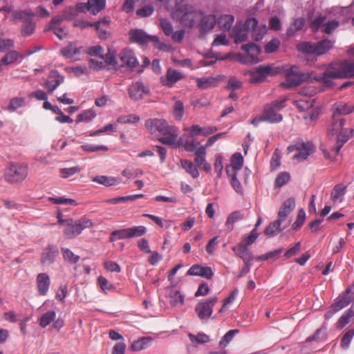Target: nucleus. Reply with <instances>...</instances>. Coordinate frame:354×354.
<instances>
[{"instance_id": "nucleus-1", "label": "nucleus", "mask_w": 354, "mask_h": 354, "mask_svg": "<svg viewBox=\"0 0 354 354\" xmlns=\"http://www.w3.org/2000/svg\"><path fill=\"white\" fill-rule=\"evenodd\" d=\"M145 126L151 133L159 132L164 136H169L159 138L158 141L161 143L171 146L175 145L176 139L178 136V129L174 126L169 125L166 120L157 118L148 119L145 121Z\"/></svg>"}, {"instance_id": "nucleus-2", "label": "nucleus", "mask_w": 354, "mask_h": 354, "mask_svg": "<svg viewBox=\"0 0 354 354\" xmlns=\"http://www.w3.org/2000/svg\"><path fill=\"white\" fill-rule=\"evenodd\" d=\"M173 15L174 17L179 21L183 28L192 29L198 17L203 15V12L192 5L183 4L179 6Z\"/></svg>"}, {"instance_id": "nucleus-3", "label": "nucleus", "mask_w": 354, "mask_h": 354, "mask_svg": "<svg viewBox=\"0 0 354 354\" xmlns=\"http://www.w3.org/2000/svg\"><path fill=\"white\" fill-rule=\"evenodd\" d=\"M312 72H302L299 67L293 65L286 70V82L281 86L286 88H296L304 82L311 80Z\"/></svg>"}, {"instance_id": "nucleus-4", "label": "nucleus", "mask_w": 354, "mask_h": 354, "mask_svg": "<svg viewBox=\"0 0 354 354\" xmlns=\"http://www.w3.org/2000/svg\"><path fill=\"white\" fill-rule=\"evenodd\" d=\"M280 71L279 67H274L272 64L259 65L248 72L250 76L249 82L253 84L265 82L268 77L276 75Z\"/></svg>"}, {"instance_id": "nucleus-5", "label": "nucleus", "mask_w": 354, "mask_h": 354, "mask_svg": "<svg viewBox=\"0 0 354 354\" xmlns=\"http://www.w3.org/2000/svg\"><path fill=\"white\" fill-rule=\"evenodd\" d=\"M287 98L274 100L264 106L262 114L265 122L269 123H278L282 121L283 116L279 111L285 107Z\"/></svg>"}, {"instance_id": "nucleus-6", "label": "nucleus", "mask_w": 354, "mask_h": 354, "mask_svg": "<svg viewBox=\"0 0 354 354\" xmlns=\"http://www.w3.org/2000/svg\"><path fill=\"white\" fill-rule=\"evenodd\" d=\"M65 226L64 236L71 239L79 235L84 229L92 227L93 222L86 218H82L77 221L68 218Z\"/></svg>"}, {"instance_id": "nucleus-7", "label": "nucleus", "mask_w": 354, "mask_h": 354, "mask_svg": "<svg viewBox=\"0 0 354 354\" xmlns=\"http://www.w3.org/2000/svg\"><path fill=\"white\" fill-rule=\"evenodd\" d=\"M288 153L297 151L294 155L293 159L298 161L306 160L308 156L313 153L314 147L311 142H304L301 140L296 141L293 145H290L287 148Z\"/></svg>"}, {"instance_id": "nucleus-8", "label": "nucleus", "mask_w": 354, "mask_h": 354, "mask_svg": "<svg viewBox=\"0 0 354 354\" xmlns=\"http://www.w3.org/2000/svg\"><path fill=\"white\" fill-rule=\"evenodd\" d=\"M35 15V12L31 10H21L14 12V17L19 19L24 22L21 30L22 36L27 37L34 33L35 24L32 21V19Z\"/></svg>"}, {"instance_id": "nucleus-9", "label": "nucleus", "mask_w": 354, "mask_h": 354, "mask_svg": "<svg viewBox=\"0 0 354 354\" xmlns=\"http://www.w3.org/2000/svg\"><path fill=\"white\" fill-rule=\"evenodd\" d=\"M28 175V169L25 166L10 165L5 172L6 180L11 183L22 181Z\"/></svg>"}, {"instance_id": "nucleus-10", "label": "nucleus", "mask_w": 354, "mask_h": 354, "mask_svg": "<svg viewBox=\"0 0 354 354\" xmlns=\"http://www.w3.org/2000/svg\"><path fill=\"white\" fill-rule=\"evenodd\" d=\"M217 300L216 297H212L207 299L201 301L196 304L195 311L201 320H207L212 316L213 307L217 302Z\"/></svg>"}, {"instance_id": "nucleus-11", "label": "nucleus", "mask_w": 354, "mask_h": 354, "mask_svg": "<svg viewBox=\"0 0 354 354\" xmlns=\"http://www.w3.org/2000/svg\"><path fill=\"white\" fill-rule=\"evenodd\" d=\"M130 99L134 102L142 100L150 95L149 87L142 81H137L130 84L127 88Z\"/></svg>"}, {"instance_id": "nucleus-12", "label": "nucleus", "mask_w": 354, "mask_h": 354, "mask_svg": "<svg viewBox=\"0 0 354 354\" xmlns=\"http://www.w3.org/2000/svg\"><path fill=\"white\" fill-rule=\"evenodd\" d=\"M336 73L332 76L338 78H353L354 77V62L345 60L340 63L332 64Z\"/></svg>"}, {"instance_id": "nucleus-13", "label": "nucleus", "mask_w": 354, "mask_h": 354, "mask_svg": "<svg viewBox=\"0 0 354 354\" xmlns=\"http://www.w3.org/2000/svg\"><path fill=\"white\" fill-rule=\"evenodd\" d=\"M106 6V0H88L87 3H78L74 8L77 13L84 12L86 10L95 15Z\"/></svg>"}, {"instance_id": "nucleus-14", "label": "nucleus", "mask_w": 354, "mask_h": 354, "mask_svg": "<svg viewBox=\"0 0 354 354\" xmlns=\"http://www.w3.org/2000/svg\"><path fill=\"white\" fill-rule=\"evenodd\" d=\"M129 35L131 42L140 45L147 44L149 41L158 42L157 36L149 35L142 29H131Z\"/></svg>"}, {"instance_id": "nucleus-15", "label": "nucleus", "mask_w": 354, "mask_h": 354, "mask_svg": "<svg viewBox=\"0 0 354 354\" xmlns=\"http://www.w3.org/2000/svg\"><path fill=\"white\" fill-rule=\"evenodd\" d=\"M354 300V281L348 286L344 292L340 294L335 303L332 304L333 308H336L339 311L346 307Z\"/></svg>"}, {"instance_id": "nucleus-16", "label": "nucleus", "mask_w": 354, "mask_h": 354, "mask_svg": "<svg viewBox=\"0 0 354 354\" xmlns=\"http://www.w3.org/2000/svg\"><path fill=\"white\" fill-rule=\"evenodd\" d=\"M118 57L122 63V66H127L131 71H133L139 66L135 53L133 50L126 48L122 49L118 55Z\"/></svg>"}, {"instance_id": "nucleus-17", "label": "nucleus", "mask_w": 354, "mask_h": 354, "mask_svg": "<svg viewBox=\"0 0 354 354\" xmlns=\"http://www.w3.org/2000/svg\"><path fill=\"white\" fill-rule=\"evenodd\" d=\"M64 81V77L58 71L53 69L49 72L48 80L45 82L44 86L48 93L51 94Z\"/></svg>"}, {"instance_id": "nucleus-18", "label": "nucleus", "mask_w": 354, "mask_h": 354, "mask_svg": "<svg viewBox=\"0 0 354 354\" xmlns=\"http://www.w3.org/2000/svg\"><path fill=\"white\" fill-rule=\"evenodd\" d=\"M241 49L247 53L245 62L253 64L259 62V55L261 53V48L258 45L254 43L243 44Z\"/></svg>"}, {"instance_id": "nucleus-19", "label": "nucleus", "mask_w": 354, "mask_h": 354, "mask_svg": "<svg viewBox=\"0 0 354 354\" xmlns=\"http://www.w3.org/2000/svg\"><path fill=\"white\" fill-rule=\"evenodd\" d=\"M185 77L183 73L172 68H169L165 77H160V82L162 85L168 87L173 86L177 82Z\"/></svg>"}, {"instance_id": "nucleus-20", "label": "nucleus", "mask_w": 354, "mask_h": 354, "mask_svg": "<svg viewBox=\"0 0 354 354\" xmlns=\"http://www.w3.org/2000/svg\"><path fill=\"white\" fill-rule=\"evenodd\" d=\"M187 274L199 276L207 279H211L213 277L214 272L212 269L209 266H202L199 264H194L188 270Z\"/></svg>"}, {"instance_id": "nucleus-21", "label": "nucleus", "mask_w": 354, "mask_h": 354, "mask_svg": "<svg viewBox=\"0 0 354 354\" xmlns=\"http://www.w3.org/2000/svg\"><path fill=\"white\" fill-rule=\"evenodd\" d=\"M59 254V250L57 246L54 245H48L46 247L41 254V263L43 265H50Z\"/></svg>"}, {"instance_id": "nucleus-22", "label": "nucleus", "mask_w": 354, "mask_h": 354, "mask_svg": "<svg viewBox=\"0 0 354 354\" xmlns=\"http://www.w3.org/2000/svg\"><path fill=\"white\" fill-rule=\"evenodd\" d=\"M217 130L216 127H201L198 124H193L190 128L186 129L192 138L198 136H207L215 133Z\"/></svg>"}, {"instance_id": "nucleus-23", "label": "nucleus", "mask_w": 354, "mask_h": 354, "mask_svg": "<svg viewBox=\"0 0 354 354\" xmlns=\"http://www.w3.org/2000/svg\"><path fill=\"white\" fill-rule=\"evenodd\" d=\"M295 207V201L293 198H289L286 200L279 209L277 219L281 222L284 221L288 216L294 210Z\"/></svg>"}, {"instance_id": "nucleus-24", "label": "nucleus", "mask_w": 354, "mask_h": 354, "mask_svg": "<svg viewBox=\"0 0 354 354\" xmlns=\"http://www.w3.org/2000/svg\"><path fill=\"white\" fill-rule=\"evenodd\" d=\"M215 15H204L199 24V31L201 34L205 35L207 32L212 30L216 23Z\"/></svg>"}, {"instance_id": "nucleus-25", "label": "nucleus", "mask_w": 354, "mask_h": 354, "mask_svg": "<svg viewBox=\"0 0 354 354\" xmlns=\"http://www.w3.org/2000/svg\"><path fill=\"white\" fill-rule=\"evenodd\" d=\"M37 288L39 295L44 296L47 294L50 284V277L46 273H39L36 279Z\"/></svg>"}, {"instance_id": "nucleus-26", "label": "nucleus", "mask_w": 354, "mask_h": 354, "mask_svg": "<svg viewBox=\"0 0 354 354\" xmlns=\"http://www.w3.org/2000/svg\"><path fill=\"white\" fill-rule=\"evenodd\" d=\"M232 250L234 252L236 255L243 260L245 264L251 263L252 261V254L250 251L248 247L245 245V243H239L232 248Z\"/></svg>"}, {"instance_id": "nucleus-27", "label": "nucleus", "mask_w": 354, "mask_h": 354, "mask_svg": "<svg viewBox=\"0 0 354 354\" xmlns=\"http://www.w3.org/2000/svg\"><path fill=\"white\" fill-rule=\"evenodd\" d=\"M352 129H344L337 134L336 145L332 148V151H335V155L339 153L344 143L352 136Z\"/></svg>"}, {"instance_id": "nucleus-28", "label": "nucleus", "mask_w": 354, "mask_h": 354, "mask_svg": "<svg viewBox=\"0 0 354 354\" xmlns=\"http://www.w3.org/2000/svg\"><path fill=\"white\" fill-rule=\"evenodd\" d=\"M336 73L334 69V66L332 64H329L328 68L321 75L317 77H314L311 79L310 82L313 80L317 82H321L326 86H330L332 83V79H337V77L332 76L333 73Z\"/></svg>"}, {"instance_id": "nucleus-29", "label": "nucleus", "mask_w": 354, "mask_h": 354, "mask_svg": "<svg viewBox=\"0 0 354 354\" xmlns=\"http://www.w3.org/2000/svg\"><path fill=\"white\" fill-rule=\"evenodd\" d=\"M306 20L303 17L294 18L290 26L286 30L288 37H293L297 32L303 29L305 26Z\"/></svg>"}, {"instance_id": "nucleus-30", "label": "nucleus", "mask_w": 354, "mask_h": 354, "mask_svg": "<svg viewBox=\"0 0 354 354\" xmlns=\"http://www.w3.org/2000/svg\"><path fill=\"white\" fill-rule=\"evenodd\" d=\"M345 119L342 117H337L335 115H333L331 124L328 128V131L329 133L332 135L338 134L340 131H343L344 129L343 128L345 124Z\"/></svg>"}, {"instance_id": "nucleus-31", "label": "nucleus", "mask_w": 354, "mask_h": 354, "mask_svg": "<svg viewBox=\"0 0 354 354\" xmlns=\"http://www.w3.org/2000/svg\"><path fill=\"white\" fill-rule=\"evenodd\" d=\"M354 111V106H349L344 102H337L333 106V115L341 117L342 115H346Z\"/></svg>"}, {"instance_id": "nucleus-32", "label": "nucleus", "mask_w": 354, "mask_h": 354, "mask_svg": "<svg viewBox=\"0 0 354 354\" xmlns=\"http://www.w3.org/2000/svg\"><path fill=\"white\" fill-rule=\"evenodd\" d=\"M334 45V42L328 39H324L315 43L316 56H320L329 51Z\"/></svg>"}, {"instance_id": "nucleus-33", "label": "nucleus", "mask_w": 354, "mask_h": 354, "mask_svg": "<svg viewBox=\"0 0 354 354\" xmlns=\"http://www.w3.org/2000/svg\"><path fill=\"white\" fill-rule=\"evenodd\" d=\"M248 32L239 24L234 26L232 32V37H234L236 44H239L247 40L248 37Z\"/></svg>"}, {"instance_id": "nucleus-34", "label": "nucleus", "mask_w": 354, "mask_h": 354, "mask_svg": "<svg viewBox=\"0 0 354 354\" xmlns=\"http://www.w3.org/2000/svg\"><path fill=\"white\" fill-rule=\"evenodd\" d=\"M151 337H144L134 341L131 345V349L133 351H140L148 348L152 342Z\"/></svg>"}, {"instance_id": "nucleus-35", "label": "nucleus", "mask_w": 354, "mask_h": 354, "mask_svg": "<svg viewBox=\"0 0 354 354\" xmlns=\"http://www.w3.org/2000/svg\"><path fill=\"white\" fill-rule=\"evenodd\" d=\"M197 86L199 88L207 89L211 87L217 86L218 82V77H207L196 79Z\"/></svg>"}, {"instance_id": "nucleus-36", "label": "nucleus", "mask_w": 354, "mask_h": 354, "mask_svg": "<svg viewBox=\"0 0 354 354\" xmlns=\"http://www.w3.org/2000/svg\"><path fill=\"white\" fill-rule=\"evenodd\" d=\"M296 49L303 54L313 55L316 56L315 43L303 41L297 45Z\"/></svg>"}, {"instance_id": "nucleus-37", "label": "nucleus", "mask_w": 354, "mask_h": 354, "mask_svg": "<svg viewBox=\"0 0 354 354\" xmlns=\"http://www.w3.org/2000/svg\"><path fill=\"white\" fill-rule=\"evenodd\" d=\"M234 17L232 15H225L223 16H221L217 19V23L218 24V26L221 29L223 30L229 31L234 23Z\"/></svg>"}, {"instance_id": "nucleus-38", "label": "nucleus", "mask_w": 354, "mask_h": 354, "mask_svg": "<svg viewBox=\"0 0 354 354\" xmlns=\"http://www.w3.org/2000/svg\"><path fill=\"white\" fill-rule=\"evenodd\" d=\"M82 50H84L83 47H75L72 43H70L61 50V53L67 58L73 59L74 57L80 54Z\"/></svg>"}, {"instance_id": "nucleus-39", "label": "nucleus", "mask_w": 354, "mask_h": 354, "mask_svg": "<svg viewBox=\"0 0 354 354\" xmlns=\"http://www.w3.org/2000/svg\"><path fill=\"white\" fill-rule=\"evenodd\" d=\"M281 223L279 220L270 223L264 230V234L268 236H274L281 232L285 227L281 228Z\"/></svg>"}, {"instance_id": "nucleus-40", "label": "nucleus", "mask_w": 354, "mask_h": 354, "mask_svg": "<svg viewBox=\"0 0 354 354\" xmlns=\"http://www.w3.org/2000/svg\"><path fill=\"white\" fill-rule=\"evenodd\" d=\"M93 181L106 187L116 185L120 183L116 178L106 176H96L93 178Z\"/></svg>"}, {"instance_id": "nucleus-41", "label": "nucleus", "mask_w": 354, "mask_h": 354, "mask_svg": "<svg viewBox=\"0 0 354 354\" xmlns=\"http://www.w3.org/2000/svg\"><path fill=\"white\" fill-rule=\"evenodd\" d=\"M169 303L172 306H180L184 303V295L180 291L171 288L169 294Z\"/></svg>"}, {"instance_id": "nucleus-42", "label": "nucleus", "mask_w": 354, "mask_h": 354, "mask_svg": "<svg viewBox=\"0 0 354 354\" xmlns=\"http://www.w3.org/2000/svg\"><path fill=\"white\" fill-rule=\"evenodd\" d=\"M181 167L188 173L189 174L192 178H196L199 176V171L197 169L196 167L189 160H180Z\"/></svg>"}, {"instance_id": "nucleus-43", "label": "nucleus", "mask_w": 354, "mask_h": 354, "mask_svg": "<svg viewBox=\"0 0 354 354\" xmlns=\"http://www.w3.org/2000/svg\"><path fill=\"white\" fill-rule=\"evenodd\" d=\"M353 317H354V310L351 307L339 317L337 322V327L341 329L343 328L349 323L351 318Z\"/></svg>"}, {"instance_id": "nucleus-44", "label": "nucleus", "mask_w": 354, "mask_h": 354, "mask_svg": "<svg viewBox=\"0 0 354 354\" xmlns=\"http://www.w3.org/2000/svg\"><path fill=\"white\" fill-rule=\"evenodd\" d=\"M56 317V313L54 310H49L41 315L39 320V326L42 328L46 327L50 322H53Z\"/></svg>"}, {"instance_id": "nucleus-45", "label": "nucleus", "mask_w": 354, "mask_h": 354, "mask_svg": "<svg viewBox=\"0 0 354 354\" xmlns=\"http://www.w3.org/2000/svg\"><path fill=\"white\" fill-rule=\"evenodd\" d=\"M243 218L241 212L235 211L231 213L225 222V227L229 231L234 229V224Z\"/></svg>"}, {"instance_id": "nucleus-46", "label": "nucleus", "mask_w": 354, "mask_h": 354, "mask_svg": "<svg viewBox=\"0 0 354 354\" xmlns=\"http://www.w3.org/2000/svg\"><path fill=\"white\" fill-rule=\"evenodd\" d=\"M96 117V113L93 109H87L83 111L77 115L76 122H88Z\"/></svg>"}, {"instance_id": "nucleus-47", "label": "nucleus", "mask_w": 354, "mask_h": 354, "mask_svg": "<svg viewBox=\"0 0 354 354\" xmlns=\"http://www.w3.org/2000/svg\"><path fill=\"white\" fill-rule=\"evenodd\" d=\"M129 239L128 228H124L118 230H114L111 233L109 237L110 242H114L116 239Z\"/></svg>"}, {"instance_id": "nucleus-48", "label": "nucleus", "mask_w": 354, "mask_h": 354, "mask_svg": "<svg viewBox=\"0 0 354 354\" xmlns=\"http://www.w3.org/2000/svg\"><path fill=\"white\" fill-rule=\"evenodd\" d=\"M346 186L342 184H337L331 192V200L333 202L337 201L339 198L345 194Z\"/></svg>"}, {"instance_id": "nucleus-49", "label": "nucleus", "mask_w": 354, "mask_h": 354, "mask_svg": "<svg viewBox=\"0 0 354 354\" xmlns=\"http://www.w3.org/2000/svg\"><path fill=\"white\" fill-rule=\"evenodd\" d=\"M61 250L64 259L70 263L75 264L80 260V257L78 255H75L71 250L62 248Z\"/></svg>"}, {"instance_id": "nucleus-50", "label": "nucleus", "mask_w": 354, "mask_h": 354, "mask_svg": "<svg viewBox=\"0 0 354 354\" xmlns=\"http://www.w3.org/2000/svg\"><path fill=\"white\" fill-rule=\"evenodd\" d=\"M19 54L16 50L9 51L0 60V65H8L15 62L19 57Z\"/></svg>"}, {"instance_id": "nucleus-51", "label": "nucleus", "mask_w": 354, "mask_h": 354, "mask_svg": "<svg viewBox=\"0 0 354 354\" xmlns=\"http://www.w3.org/2000/svg\"><path fill=\"white\" fill-rule=\"evenodd\" d=\"M314 100L309 99H300L295 101L297 107L301 111H306L313 106Z\"/></svg>"}, {"instance_id": "nucleus-52", "label": "nucleus", "mask_w": 354, "mask_h": 354, "mask_svg": "<svg viewBox=\"0 0 354 354\" xmlns=\"http://www.w3.org/2000/svg\"><path fill=\"white\" fill-rule=\"evenodd\" d=\"M196 157L194 158V162L197 165L198 167L202 166V165L206 161L205 160V147L200 146L196 150Z\"/></svg>"}, {"instance_id": "nucleus-53", "label": "nucleus", "mask_w": 354, "mask_h": 354, "mask_svg": "<svg viewBox=\"0 0 354 354\" xmlns=\"http://www.w3.org/2000/svg\"><path fill=\"white\" fill-rule=\"evenodd\" d=\"M326 17L322 15H319L316 17L313 20H312L310 23V28L312 31L314 32H317L320 27L323 26L324 21L326 20Z\"/></svg>"}, {"instance_id": "nucleus-54", "label": "nucleus", "mask_w": 354, "mask_h": 354, "mask_svg": "<svg viewBox=\"0 0 354 354\" xmlns=\"http://www.w3.org/2000/svg\"><path fill=\"white\" fill-rule=\"evenodd\" d=\"M306 219V213L304 209H300L298 212L297 219L292 225V229L294 230H299L302 225Z\"/></svg>"}, {"instance_id": "nucleus-55", "label": "nucleus", "mask_w": 354, "mask_h": 354, "mask_svg": "<svg viewBox=\"0 0 354 354\" xmlns=\"http://www.w3.org/2000/svg\"><path fill=\"white\" fill-rule=\"evenodd\" d=\"M231 165L230 166L234 168L241 170L243 165V158L241 153L236 152L234 153L231 157Z\"/></svg>"}, {"instance_id": "nucleus-56", "label": "nucleus", "mask_w": 354, "mask_h": 354, "mask_svg": "<svg viewBox=\"0 0 354 354\" xmlns=\"http://www.w3.org/2000/svg\"><path fill=\"white\" fill-rule=\"evenodd\" d=\"M128 230L129 239L141 236L147 232V228L142 225L129 227Z\"/></svg>"}, {"instance_id": "nucleus-57", "label": "nucleus", "mask_w": 354, "mask_h": 354, "mask_svg": "<svg viewBox=\"0 0 354 354\" xmlns=\"http://www.w3.org/2000/svg\"><path fill=\"white\" fill-rule=\"evenodd\" d=\"M290 174L288 172L283 171L279 174L275 180V187L281 188L286 185L290 180Z\"/></svg>"}, {"instance_id": "nucleus-58", "label": "nucleus", "mask_w": 354, "mask_h": 354, "mask_svg": "<svg viewBox=\"0 0 354 354\" xmlns=\"http://www.w3.org/2000/svg\"><path fill=\"white\" fill-rule=\"evenodd\" d=\"M239 330L238 329H233L229 330L219 342L221 346L225 347L232 341L236 334H238Z\"/></svg>"}, {"instance_id": "nucleus-59", "label": "nucleus", "mask_w": 354, "mask_h": 354, "mask_svg": "<svg viewBox=\"0 0 354 354\" xmlns=\"http://www.w3.org/2000/svg\"><path fill=\"white\" fill-rule=\"evenodd\" d=\"M140 121V117L135 114L122 115L117 119V122L121 124L136 123Z\"/></svg>"}, {"instance_id": "nucleus-60", "label": "nucleus", "mask_w": 354, "mask_h": 354, "mask_svg": "<svg viewBox=\"0 0 354 354\" xmlns=\"http://www.w3.org/2000/svg\"><path fill=\"white\" fill-rule=\"evenodd\" d=\"M354 336V329L348 330L342 337L341 339V346L344 349L349 347L350 343Z\"/></svg>"}, {"instance_id": "nucleus-61", "label": "nucleus", "mask_w": 354, "mask_h": 354, "mask_svg": "<svg viewBox=\"0 0 354 354\" xmlns=\"http://www.w3.org/2000/svg\"><path fill=\"white\" fill-rule=\"evenodd\" d=\"M339 25L338 21L333 19L328 21L327 23L323 24L322 31L326 34H330L334 31Z\"/></svg>"}, {"instance_id": "nucleus-62", "label": "nucleus", "mask_w": 354, "mask_h": 354, "mask_svg": "<svg viewBox=\"0 0 354 354\" xmlns=\"http://www.w3.org/2000/svg\"><path fill=\"white\" fill-rule=\"evenodd\" d=\"M266 32V25H263L262 26H258L257 25V27L252 31V37L257 41H260L263 39Z\"/></svg>"}, {"instance_id": "nucleus-63", "label": "nucleus", "mask_w": 354, "mask_h": 354, "mask_svg": "<svg viewBox=\"0 0 354 354\" xmlns=\"http://www.w3.org/2000/svg\"><path fill=\"white\" fill-rule=\"evenodd\" d=\"M25 105V98L24 97H13L10 100L8 109L10 111H15Z\"/></svg>"}, {"instance_id": "nucleus-64", "label": "nucleus", "mask_w": 354, "mask_h": 354, "mask_svg": "<svg viewBox=\"0 0 354 354\" xmlns=\"http://www.w3.org/2000/svg\"><path fill=\"white\" fill-rule=\"evenodd\" d=\"M154 12V7L152 5H147L136 10V15L140 17L151 16Z\"/></svg>"}]
</instances>
